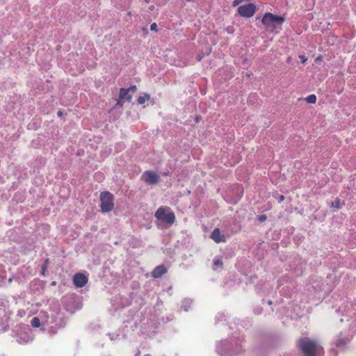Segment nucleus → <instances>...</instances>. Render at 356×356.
Segmentation results:
<instances>
[{"instance_id": "obj_9", "label": "nucleus", "mask_w": 356, "mask_h": 356, "mask_svg": "<svg viewBox=\"0 0 356 356\" xmlns=\"http://www.w3.org/2000/svg\"><path fill=\"white\" fill-rule=\"evenodd\" d=\"M167 268L164 265L156 266L151 273V275L154 278H159L167 273Z\"/></svg>"}, {"instance_id": "obj_15", "label": "nucleus", "mask_w": 356, "mask_h": 356, "mask_svg": "<svg viewBox=\"0 0 356 356\" xmlns=\"http://www.w3.org/2000/svg\"><path fill=\"white\" fill-rule=\"evenodd\" d=\"M124 99H121L120 97L119 99L117 100V102H116V104L115 106V107H122L123 106V104H124Z\"/></svg>"}, {"instance_id": "obj_24", "label": "nucleus", "mask_w": 356, "mask_h": 356, "mask_svg": "<svg viewBox=\"0 0 356 356\" xmlns=\"http://www.w3.org/2000/svg\"><path fill=\"white\" fill-rule=\"evenodd\" d=\"M58 115L59 117H61V116L63 115V112H62L61 111H59L58 112Z\"/></svg>"}, {"instance_id": "obj_26", "label": "nucleus", "mask_w": 356, "mask_h": 356, "mask_svg": "<svg viewBox=\"0 0 356 356\" xmlns=\"http://www.w3.org/2000/svg\"><path fill=\"white\" fill-rule=\"evenodd\" d=\"M146 3H149L150 2V0H144Z\"/></svg>"}, {"instance_id": "obj_25", "label": "nucleus", "mask_w": 356, "mask_h": 356, "mask_svg": "<svg viewBox=\"0 0 356 356\" xmlns=\"http://www.w3.org/2000/svg\"><path fill=\"white\" fill-rule=\"evenodd\" d=\"M245 75H246L247 77H250L252 75V74L251 73H247Z\"/></svg>"}, {"instance_id": "obj_11", "label": "nucleus", "mask_w": 356, "mask_h": 356, "mask_svg": "<svg viewBox=\"0 0 356 356\" xmlns=\"http://www.w3.org/2000/svg\"><path fill=\"white\" fill-rule=\"evenodd\" d=\"M150 99V95L149 94L145 93L143 96H140L138 98V103L139 104H144L146 101H148Z\"/></svg>"}, {"instance_id": "obj_20", "label": "nucleus", "mask_w": 356, "mask_h": 356, "mask_svg": "<svg viewBox=\"0 0 356 356\" xmlns=\"http://www.w3.org/2000/svg\"><path fill=\"white\" fill-rule=\"evenodd\" d=\"M244 0H234L233 2V6H236L239 5L241 2H243Z\"/></svg>"}, {"instance_id": "obj_7", "label": "nucleus", "mask_w": 356, "mask_h": 356, "mask_svg": "<svg viewBox=\"0 0 356 356\" xmlns=\"http://www.w3.org/2000/svg\"><path fill=\"white\" fill-rule=\"evenodd\" d=\"M88 277L81 273H78L74 275V284L79 288L83 287L88 282Z\"/></svg>"}, {"instance_id": "obj_5", "label": "nucleus", "mask_w": 356, "mask_h": 356, "mask_svg": "<svg viewBox=\"0 0 356 356\" xmlns=\"http://www.w3.org/2000/svg\"><path fill=\"white\" fill-rule=\"evenodd\" d=\"M256 12V6L253 3L241 6L238 8V14L244 17H251Z\"/></svg>"}, {"instance_id": "obj_19", "label": "nucleus", "mask_w": 356, "mask_h": 356, "mask_svg": "<svg viewBox=\"0 0 356 356\" xmlns=\"http://www.w3.org/2000/svg\"><path fill=\"white\" fill-rule=\"evenodd\" d=\"M222 264L220 259H216L213 261V266H214V268L213 269H216V267L218 266L219 265H220Z\"/></svg>"}, {"instance_id": "obj_27", "label": "nucleus", "mask_w": 356, "mask_h": 356, "mask_svg": "<svg viewBox=\"0 0 356 356\" xmlns=\"http://www.w3.org/2000/svg\"><path fill=\"white\" fill-rule=\"evenodd\" d=\"M197 60L200 61V60H201V58H200V57H199V58H197Z\"/></svg>"}, {"instance_id": "obj_13", "label": "nucleus", "mask_w": 356, "mask_h": 356, "mask_svg": "<svg viewBox=\"0 0 356 356\" xmlns=\"http://www.w3.org/2000/svg\"><path fill=\"white\" fill-rule=\"evenodd\" d=\"M306 102L309 104H315L316 102V96L315 95H309L305 99Z\"/></svg>"}, {"instance_id": "obj_6", "label": "nucleus", "mask_w": 356, "mask_h": 356, "mask_svg": "<svg viewBox=\"0 0 356 356\" xmlns=\"http://www.w3.org/2000/svg\"><path fill=\"white\" fill-rule=\"evenodd\" d=\"M143 180L147 184L154 185L159 182L160 176L151 170H146L142 176Z\"/></svg>"}, {"instance_id": "obj_1", "label": "nucleus", "mask_w": 356, "mask_h": 356, "mask_svg": "<svg viewBox=\"0 0 356 356\" xmlns=\"http://www.w3.org/2000/svg\"><path fill=\"white\" fill-rule=\"evenodd\" d=\"M297 347L304 356H323L324 349L319 343L309 337H302L297 341Z\"/></svg>"}, {"instance_id": "obj_4", "label": "nucleus", "mask_w": 356, "mask_h": 356, "mask_svg": "<svg viewBox=\"0 0 356 356\" xmlns=\"http://www.w3.org/2000/svg\"><path fill=\"white\" fill-rule=\"evenodd\" d=\"M100 208L103 213H107L112 211L114 208V197L108 191H104L100 194Z\"/></svg>"}, {"instance_id": "obj_14", "label": "nucleus", "mask_w": 356, "mask_h": 356, "mask_svg": "<svg viewBox=\"0 0 356 356\" xmlns=\"http://www.w3.org/2000/svg\"><path fill=\"white\" fill-rule=\"evenodd\" d=\"M343 204V202H341V200L339 199H337L334 202L332 203V207H335L337 209H340Z\"/></svg>"}, {"instance_id": "obj_21", "label": "nucleus", "mask_w": 356, "mask_h": 356, "mask_svg": "<svg viewBox=\"0 0 356 356\" xmlns=\"http://www.w3.org/2000/svg\"><path fill=\"white\" fill-rule=\"evenodd\" d=\"M299 58H300L302 63H305L307 60V58L303 55H300Z\"/></svg>"}, {"instance_id": "obj_22", "label": "nucleus", "mask_w": 356, "mask_h": 356, "mask_svg": "<svg viewBox=\"0 0 356 356\" xmlns=\"http://www.w3.org/2000/svg\"><path fill=\"white\" fill-rule=\"evenodd\" d=\"M284 198H285V197H284V196L283 195H280L278 196V202H282V201H284Z\"/></svg>"}, {"instance_id": "obj_23", "label": "nucleus", "mask_w": 356, "mask_h": 356, "mask_svg": "<svg viewBox=\"0 0 356 356\" xmlns=\"http://www.w3.org/2000/svg\"><path fill=\"white\" fill-rule=\"evenodd\" d=\"M323 59V56L321 55H319L318 56H317L315 59L316 61H321Z\"/></svg>"}, {"instance_id": "obj_3", "label": "nucleus", "mask_w": 356, "mask_h": 356, "mask_svg": "<svg viewBox=\"0 0 356 356\" xmlns=\"http://www.w3.org/2000/svg\"><path fill=\"white\" fill-rule=\"evenodd\" d=\"M155 218L163 222L172 225L175 221V213L169 207H160L155 212Z\"/></svg>"}, {"instance_id": "obj_12", "label": "nucleus", "mask_w": 356, "mask_h": 356, "mask_svg": "<svg viewBox=\"0 0 356 356\" xmlns=\"http://www.w3.org/2000/svg\"><path fill=\"white\" fill-rule=\"evenodd\" d=\"M31 324L33 327H39L40 325V321L38 317H33L31 321Z\"/></svg>"}, {"instance_id": "obj_8", "label": "nucleus", "mask_w": 356, "mask_h": 356, "mask_svg": "<svg viewBox=\"0 0 356 356\" xmlns=\"http://www.w3.org/2000/svg\"><path fill=\"white\" fill-rule=\"evenodd\" d=\"M136 89H137V88L136 86H132L130 88H129L128 89H125V88H122L120 90L119 97L121 99H124L127 102H130L132 99V96L131 95H129V92H134L136 91Z\"/></svg>"}, {"instance_id": "obj_2", "label": "nucleus", "mask_w": 356, "mask_h": 356, "mask_svg": "<svg viewBox=\"0 0 356 356\" xmlns=\"http://www.w3.org/2000/svg\"><path fill=\"white\" fill-rule=\"evenodd\" d=\"M284 22V17L270 13H265L261 19V23L266 26V30L270 32H273L277 28V25H281Z\"/></svg>"}, {"instance_id": "obj_17", "label": "nucleus", "mask_w": 356, "mask_h": 356, "mask_svg": "<svg viewBox=\"0 0 356 356\" xmlns=\"http://www.w3.org/2000/svg\"><path fill=\"white\" fill-rule=\"evenodd\" d=\"M266 219H267L266 215H261V216H258V220L261 222H263L266 221Z\"/></svg>"}, {"instance_id": "obj_10", "label": "nucleus", "mask_w": 356, "mask_h": 356, "mask_svg": "<svg viewBox=\"0 0 356 356\" xmlns=\"http://www.w3.org/2000/svg\"><path fill=\"white\" fill-rule=\"evenodd\" d=\"M211 238L216 243H220L222 241L220 236V231L218 228H216L211 234Z\"/></svg>"}, {"instance_id": "obj_16", "label": "nucleus", "mask_w": 356, "mask_h": 356, "mask_svg": "<svg viewBox=\"0 0 356 356\" xmlns=\"http://www.w3.org/2000/svg\"><path fill=\"white\" fill-rule=\"evenodd\" d=\"M347 343V341L346 339H341L339 340L337 343V346L339 347L341 346H344Z\"/></svg>"}, {"instance_id": "obj_18", "label": "nucleus", "mask_w": 356, "mask_h": 356, "mask_svg": "<svg viewBox=\"0 0 356 356\" xmlns=\"http://www.w3.org/2000/svg\"><path fill=\"white\" fill-rule=\"evenodd\" d=\"M150 30L152 31H157V24L156 23H152L150 25Z\"/></svg>"}]
</instances>
